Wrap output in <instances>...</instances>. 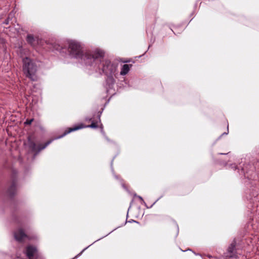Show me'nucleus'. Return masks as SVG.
<instances>
[{
    "mask_svg": "<svg viewBox=\"0 0 259 259\" xmlns=\"http://www.w3.org/2000/svg\"><path fill=\"white\" fill-rule=\"evenodd\" d=\"M104 52L99 49L94 50L93 54H87L84 60L86 67L99 73H104L106 76L115 75L117 65L104 59Z\"/></svg>",
    "mask_w": 259,
    "mask_h": 259,
    "instance_id": "1",
    "label": "nucleus"
},
{
    "mask_svg": "<svg viewBox=\"0 0 259 259\" xmlns=\"http://www.w3.org/2000/svg\"><path fill=\"white\" fill-rule=\"evenodd\" d=\"M67 50L68 54L71 58L80 60L81 63L85 66V57L87 54H93L92 52H84L80 42L74 40L67 41Z\"/></svg>",
    "mask_w": 259,
    "mask_h": 259,
    "instance_id": "2",
    "label": "nucleus"
},
{
    "mask_svg": "<svg viewBox=\"0 0 259 259\" xmlns=\"http://www.w3.org/2000/svg\"><path fill=\"white\" fill-rule=\"evenodd\" d=\"M23 70L26 76L31 80H36L37 66L35 62L29 58L25 57L23 59Z\"/></svg>",
    "mask_w": 259,
    "mask_h": 259,
    "instance_id": "3",
    "label": "nucleus"
},
{
    "mask_svg": "<svg viewBox=\"0 0 259 259\" xmlns=\"http://www.w3.org/2000/svg\"><path fill=\"white\" fill-rule=\"evenodd\" d=\"M54 139H52L47 142L44 145H39L37 146L34 142L31 140L30 138L28 139V147L29 149L33 152H35L34 157L42 150L45 149L50 145Z\"/></svg>",
    "mask_w": 259,
    "mask_h": 259,
    "instance_id": "4",
    "label": "nucleus"
},
{
    "mask_svg": "<svg viewBox=\"0 0 259 259\" xmlns=\"http://www.w3.org/2000/svg\"><path fill=\"white\" fill-rule=\"evenodd\" d=\"M25 253L28 259H43L41 256L38 255L36 247L31 245L27 246Z\"/></svg>",
    "mask_w": 259,
    "mask_h": 259,
    "instance_id": "5",
    "label": "nucleus"
},
{
    "mask_svg": "<svg viewBox=\"0 0 259 259\" xmlns=\"http://www.w3.org/2000/svg\"><path fill=\"white\" fill-rule=\"evenodd\" d=\"M236 240L234 239L229 246L226 252V256L229 258H237Z\"/></svg>",
    "mask_w": 259,
    "mask_h": 259,
    "instance_id": "6",
    "label": "nucleus"
},
{
    "mask_svg": "<svg viewBox=\"0 0 259 259\" xmlns=\"http://www.w3.org/2000/svg\"><path fill=\"white\" fill-rule=\"evenodd\" d=\"M14 236L15 240L19 242H21L27 239H31L24 232L23 229L21 228H20L14 231Z\"/></svg>",
    "mask_w": 259,
    "mask_h": 259,
    "instance_id": "7",
    "label": "nucleus"
},
{
    "mask_svg": "<svg viewBox=\"0 0 259 259\" xmlns=\"http://www.w3.org/2000/svg\"><path fill=\"white\" fill-rule=\"evenodd\" d=\"M115 75H107L106 80V88L107 93H110L111 90L113 89L115 83L114 77Z\"/></svg>",
    "mask_w": 259,
    "mask_h": 259,
    "instance_id": "8",
    "label": "nucleus"
},
{
    "mask_svg": "<svg viewBox=\"0 0 259 259\" xmlns=\"http://www.w3.org/2000/svg\"><path fill=\"white\" fill-rule=\"evenodd\" d=\"M16 191V182L15 180H13L12 183L8 190V193L11 196L14 195Z\"/></svg>",
    "mask_w": 259,
    "mask_h": 259,
    "instance_id": "9",
    "label": "nucleus"
},
{
    "mask_svg": "<svg viewBox=\"0 0 259 259\" xmlns=\"http://www.w3.org/2000/svg\"><path fill=\"white\" fill-rule=\"evenodd\" d=\"M82 128V126H75L73 127H72V128H68V130H66L65 131V132L64 133V134L57 138H56L55 139H60V138H63L64 136H65V135H66L67 134L72 132H74V131H75L76 130H78L79 129H80Z\"/></svg>",
    "mask_w": 259,
    "mask_h": 259,
    "instance_id": "10",
    "label": "nucleus"
},
{
    "mask_svg": "<svg viewBox=\"0 0 259 259\" xmlns=\"http://www.w3.org/2000/svg\"><path fill=\"white\" fill-rule=\"evenodd\" d=\"M132 65L131 64H124L122 66L120 74L121 75H125L129 72Z\"/></svg>",
    "mask_w": 259,
    "mask_h": 259,
    "instance_id": "11",
    "label": "nucleus"
},
{
    "mask_svg": "<svg viewBox=\"0 0 259 259\" xmlns=\"http://www.w3.org/2000/svg\"><path fill=\"white\" fill-rule=\"evenodd\" d=\"M101 112L98 115V120L97 121H95L94 120L92 121V123L90 125H87L86 127L92 128H96L98 127L97 123L98 122H101L100 116L101 114Z\"/></svg>",
    "mask_w": 259,
    "mask_h": 259,
    "instance_id": "12",
    "label": "nucleus"
},
{
    "mask_svg": "<svg viewBox=\"0 0 259 259\" xmlns=\"http://www.w3.org/2000/svg\"><path fill=\"white\" fill-rule=\"evenodd\" d=\"M27 42L31 46H33L35 41V38L32 34H28L26 37Z\"/></svg>",
    "mask_w": 259,
    "mask_h": 259,
    "instance_id": "13",
    "label": "nucleus"
},
{
    "mask_svg": "<svg viewBox=\"0 0 259 259\" xmlns=\"http://www.w3.org/2000/svg\"><path fill=\"white\" fill-rule=\"evenodd\" d=\"M134 197H138L141 201V203L144 204L145 206H146L147 208H151L155 203V202L154 203H153V204L151 205V206L150 207H148L146 205V202L144 201V200H143V198L140 196H138L136 194H135L134 195Z\"/></svg>",
    "mask_w": 259,
    "mask_h": 259,
    "instance_id": "14",
    "label": "nucleus"
},
{
    "mask_svg": "<svg viewBox=\"0 0 259 259\" xmlns=\"http://www.w3.org/2000/svg\"><path fill=\"white\" fill-rule=\"evenodd\" d=\"M24 49H23V47L22 46H19L18 48V50H17V53L21 57H22L23 56V52H24Z\"/></svg>",
    "mask_w": 259,
    "mask_h": 259,
    "instance_id": "15",
    "label": "nucleus"
},
{
    "mask_svg": "<svg viewBox=\"0 0 259 259\" xmlns=\"http://www.w3.org/2000/svg\"><path fill=\"white\" fill-rule=\"evenodd\" d=\"M54 49L60 52H64V49L59 45H55L54 46Z\"/></svg>",
    "mask_w": 259,
    "mask_h": 259,
    "instance_id": "16",
    "label": "nucleus"
},
{
    "mask_svg": "<svg viewBox=\"0 0 259 259\" xmlns=\"http://www.w3.org/2000/svg\"><path fill=\"white\" fill-rule=\"evenodd\" d=\"M91 245L88 246V247H85V248H84L79 253H78L77 255H76L73 259H75V258H77V257H78L79 256H80L81 255V254L83 253V252L86 250L89 246H90Z\"/></svg>",
    "mask_w": 259,
    "mask_h": 259,
    "instance_id": "17",
    "label": "nucleus"
},
{
    "mask_svg": "<svg viewBox=\"0 0 259 259\" xmlns=\"http://www.w3.org/2000/svg\"><path fill=\"white\" fill-rule=\"evenodd\" d=\"M33 121V118L30 119H26V120L24 122V124L26 125L31 124L32 122Z\"/></svg>",
    "mask_w": 259,
    "mask_h": 259,
    "instance_id": "18",
    "label": "nucleus"
},
{
    "mask_svg": "<svg viewBox=\"0 0 259 259\" xmlns=\"http://www.w3.org/2000/svg\"><path fill=\"white\" fill-rule=\"evenodd\" d=\"M100 128H101V133L103 134V135H105V133L103 131V125L102 124H101V125H100Z\"/></svg>",
    "mask_w": 259,
    "mask_h": 259,
    "instance_id": "19",
    "label": "nucleus"
},
{
    "mask_svg": "<svg viewBox=\"0 0 259 259\" xmlns=\"http://www.w3.org/2000/svg\"><path fill=\"white\" fill-rule=\"evenodd\" d=\"M4 23L6 25H8L9 23V18H7L5 21L4 22Z\"/></svg>",
    "mask_w": 259,
    "mask_h": 259,
    "instance_id": "20",
    "label": "nucleus"
},
{
    "mask_svg": "<svg viewBox=\"0 0 259 259\" xmlns=\"http://www.w3.org/2000/svg\"><path fill=\"white\" fill-rule=\"evenodd\" d=\"M228 134V126H227V132H225L222 134L221 136L227 135Z\"/></svg>",
    "mask_w": 259,
    "mask_h": 259,
    "instance_id": "21",
    "label": "nucleus"
},
{
    "mask_svg": "<svg viewBox=\"0 0 259 259\" xmlns=\"http://www.w3.org/2000/svg\"><path fill=\"white\" fill-rule=\"evenodd\" d=\"M130 223H131V222H135V223H138V222L136 221H134L133 220H132L131 221H129Z\"/></svg>",
    "mask_w": 259,
    "mask_h": 259,
    "instance_id": "22",
    "label": "nucleus"
},
{
    "mask_svg": "<svg viewBox=\"0 0 259 259\" xmlns=\"http://www.w3.org/2000/svg\"><path fill=\"white\" fill-rule=\"evenodd\" d=\"M85 120H86V121H92V118H86Z\"/></svg>",
    "mask_w": 259,
    "mask_h": 259,
    "instance_id": "23",
    "label": "nucleus"
},
{
    "mask_svg": "<svg viewBox=\"0 0 259 259\" xmlns=\"http://www.w3.org/2000/svg\"><path fill=\"white\" fill-rule=\"evenodd\" d=\"M177 230H178V231H179V227L178 226V225H177Z\"/></svg>",
    "mask_w": 259,
    "mask_h": 259,
    "instance_id": "24",
    "label": "nucleus"
},
{
    "mask_svg": "<svg viewBox=\"0 0 259 259\" xmlns=\"http://www.w3.org/2000/svg\"><path fill=\"white\" fill-rule=\"evenodd\" d=\"M4 39H2V43H4Z\"/></svg>",
    "mask_w": 259,
    "mask_h": 259,
    "instance_id": "25",
    "label": "nucleus"
},
{
    "mask_svg": "<svg viewBox=\"0 0 259 259\" xmlns=\"http://www.w3.org/2000/svg\"><path fill=\"white\" fill-rule=\"evenodd\" d=\"M111 166L112 167V162L111 163Z\"/></svg>",
    "mask_w": 259,
    "mask_h": 259,
    "instance_id": "26",
    "label": "nucleus"
},
{
    "mask_svg": "<svg viewBox=\"0 0 259 259\" xmlns=\"http://www.w3.org/2000/svg\"><path fill=\"white\" fill-rule=\"evenodd\" d=\"M221 155L224 154V153H220Z\"/></svg>",
    "mask_w": 259,
    "mask_h": 259,
    "instance_id": "27",
    "label": "nucleus"
}]
</instances>
